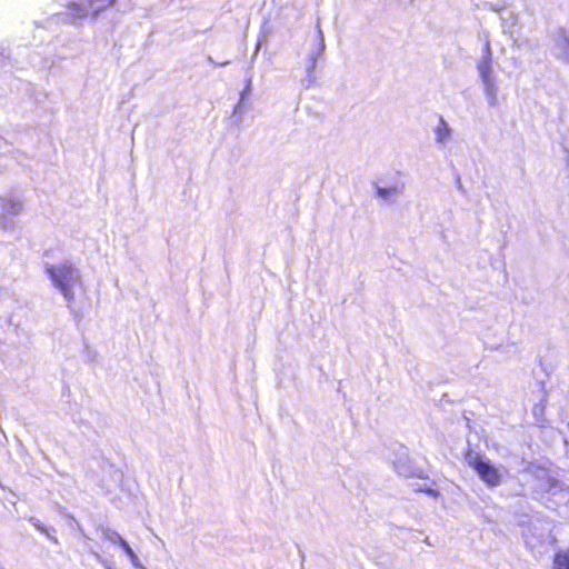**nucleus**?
Masks as SVG:
<instances>
[{
	"label": "nucleus",
	"mask_w": 569,
	"mask_h": 569,
	"mask_svg": "<svg viewBox=\"0 0 569 569\" xmlns=\"http://www.w3.org/2000/svg\"><path fill=\"white\" fill-rule=\"evenodd\" d=\"M46 272L62 295L71 300L73 298L72 287L78 282V276L72 266L69 263L49 266L46 268Z\"/></svg>",
	"instance_id": "f257e3e1"
},
{
	"label": "nucleus",
	"mask_w": 569,
	"mask_h": 569,
	"mask_svg": "<svg viewBox=\"0 0 569 569\" xmlns=\"http://www.w3.org/2000/svg\"><path fill=\"white\" fill-rule=\"evenodd\" d=\"M469 466L477 472L479 478L489 487H498L502 482V473L499 468L493 466L489 460L477 455L468 461Z\"/></svg>",
	"instance_id": "f03ea898"
},
{
	"label": "nucleus",
	"mask_w": 569,
	"mask_h": 569,
	"mask_svg": "<svg viewBox=\"0 0 569 569\" xmlns=\"http://www.w3.org/2000/svg\"><path fill=\"white\" fill-rule=\"evenodd\" d=\"M83 2L70 1L67 4L68 16L73 20L84 19L91 16V10L86 6V0Z\"/></svg>",
	"instance_id": "7ed1b4c3"
},
{
	"label": "nucleus",
	"mask_w": 569,
	"mask_h": 569,
	"mask_svg": "<svg viewBox=\"0 0 569 569\" xmlns=\"http://www.w3.org/2000/svg\"><path fill=\"white\" fill-rule=\"evenodd\" d=\"M118 0H86V6L91 10V17L96 18L103 10L113 7Z\"/></svg>",
	"instance_id": "20e7f679"
},
{
	"label": "nucleus",
	"mask_w": 569,
	"mask_h": 569,
	"mask_svg": "<svg viewBox=\"0 0 569 569\" xmlns=\"http://www.w3.org/2000/svg\"><path fill=\"white\" fill-rule=\"evenodd\" d=\"M553 569H569V549L559 550L553 556Z\"/></svg>",
	"instance_id": "39448f33"
},
{
	"label": "nucleus",
	"mask_w": 569,
	"mask_h": 569,
	"mask_svg": "<svg viewBox=\"0 0 569 569\" xmlns=\"http://www.w3.org/2000/svg\"><path fill=\"white\" fill-rule=\"evenodd\" d=\"M435 132L438 142H445L449 138L450 130L442 118L440 119Z\"/></svg>",
	"instance_id": "423d86ee"
},
{
	"label": "nucleus",
	"mask_w": 569,
	"mask_h": 569,
	"mask_svg": "<svg viewBox=\"0 0 569 569\" xmlns=\"http://www.w3.org/2000/svg\"><path fill=\"white\" fill-rule=\"evenodd\" d=\"M36 527H37V529H38V530H40L42 533H44L46 536H48L52 541L57 542V539L50 535L49 529H48L47 527H44L42 523L37 522V523H36Z\"/></svg>",
	"instance_id": "0eeeda50"
},
{
	"label": "nucleus",
	"mask_w": 569,
	"mask_h": 569,
	"mask_svg": "<svg viewBox=\"0 0 569 569\" xmlns=\"http://www.w3.org/2000/svg\"><path fill=\"white\" fill-rule=\"evenodd\" d=\"M121 546L124 548V550L128 555L133 556V551H132L131 547L123 539H121Z\"/></svg>",
	"instance_id": "6e6552de"
},
{
	"label": "nucleus",
	"mask_w": 569,
	"mask_h": 569,
	"mask_svg": "<svg viewBox=\"0 0 569 569\" xmlns=\"http://www.w3.org/2000/svg\"><path fill=\"white\" fill-rule=\"evenodd\" d=\"M489 63H490V59L488 58V59L486 60V66H485L483 68H482V67H480L481 73H482L483 76H486V74L489 72V69H490Z\"/></svg>",
	"instance_id": "1a4fd4ad"
},
{
	"label": "nucleus",
	"mask_w": 569,
	"mask_h": 569,
	"mask_svg": "<svg viewBox=\"0 0 569 569\" xmlns=\"http://www.w3.org/2000/svg\"><path fill=\"white\" fill-rule=\"evenodd\" d=\"M425 492L429 493V495H433V496H437V492H435L433 490L431 489H426Z\"/></svg>",
	"instance_id": "9d476101"
}]
</instances>
